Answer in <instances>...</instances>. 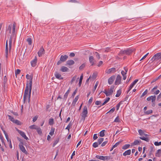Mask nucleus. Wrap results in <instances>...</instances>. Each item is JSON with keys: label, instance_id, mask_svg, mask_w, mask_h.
Listing matches in <instances>:
<instances>
[{"label": "nucleus", "instance_id": "obj_1", "mask_svg": "<svg viewBox=\"0 0 161 161\" xmlns=\"http://www.w3.org/2000/svg\"><path fill=\"white\" fill-rule=\"evenodd\" d=\"M29 86L28 83L26 84V87L25 90V92L24 94V101H25L28 98L29 102L30 101V98L31 96L29 97Z\"/></svg>", "mask_w": 161, "mask_h": 161}, {"label": "nucleus", "instance_id": "obj_2", "mask_svg": "<svg viewBox=\"0 0 161 161\" xmlns=\"http://www.w3.org/2000/svg\"><path fill=\"white\" fill-rule=\"evenodd\" d=\"M15 28H16V24L15 23H14L13 25V31L12 32V34L11 36L10 37V38L9 39V50H10L12 42L13 40V37H14L15 32Z\"/></svg>", "mask_w": 161, "mask_h": 161}, {"label": "nucleus", "instance_id": "obj_3", "mask_svg": "<svg viewBox=\"0 0 161 161\" xmlns=\"http://www.w3.org/2000/svg\"><path fill=\"white\" fill-rule=\"evenodd\" d=\"M26 78L27 79H30L29 83H28V84L29 86V97H30V96L31 95V91L32 86V83L33 77H32V76H31L30 75H29L28 74H27L26 75Z\"/></svg>", "mask_w": 161, "mask_h": 161}, {"label": "nucleus", "instance_id": "obj_4", "mask_svg": "<svg viewBox=\"0 0 161 161\" xmlns=\"http://www.w3.org/2000/svg\"><path fill=\"white\" fill-rule=\"evenodd\" d=\"M161 59V53H156L154 55L151 59L152 62L154 61H160Z\"/></svg>", "mask_w": 161, "mask_h": 161}, {"label": "nucleus", "instance_id": "obj_5", "mask_svg": "<svg viewBox=\"0 0 161 161\" xmlns=\"http://www.w3.org/2000/svg\"><path fill=\"white\" fill-rule=\"evenodd\" d=\"M88 114L87 108L86 106H85L83 109V111L81 114L82 119L84 121L86 117L87 116Z\"/></svg>", "mask_w": 161, "mask_h": 161}, {"label": "nucleus", "instance_id": "obj_6", "mask_svg": "<svg viewBox=\"0 0 161 161\" xmlns=\"http://www.w3.org/2000/svg\"><path fill=\"white\" fill-rule=\"evenodd\" d=\"M96 157L97 159L104 161L112 159V158L110 156H103L96 155Z\"/></svg>", "mask_w": 161, "mask_h": 161}, {"label": "nucleus", "instance_id": "obj_7", "mask_svg": "<svg viewBox=\"0 0 161 161\" xmlns=\"http://www.w3.org/2000/svg\"><path fill=\"white\" fill-rule=\"evenodd\" d=\"M133 51L131 49H128L125 50L121 51H120L119 54L120 55L125 54L129 55Z\"/></svg>", "mask_w": 161, "mask_h": 161}, {"label": "nucleus", "instance_id": "obj_8", "mask_svg": "<svg viewBox=\"0 0 161 161\" xmlns=\"http://www.w3.org/2000/svg\"><path fill=\"white\" fill-rule=\"evenodd\" d=\"M19 146L20 150L25 154H27V152L26 151L25 147L23 146V143L21 142L19 144Z\"/></svg>", "mask_w": 161, "mask_h": 161}, {"label": "nucleus", "instance_id": "obj_9", "mask_svg": "<svg viewBox=\"0 0 161 161\" xmlns=\"http://www.w3.org/2000/svg\"><path fill=\"white\" fill-rule=\"evenodd\" d=\"M121 76L119 75H118L115 82V85H118L120 84L121 81Z\"/></svg>", "mask_w": 161, "mask_h": 161}, {"label": "nucleus", "instance_id": "obj_10", "mask_svg": "<svg viewBox=\"0 0 161 161\" xmlns=\"http://www.w3.org/2000/svg\"><path fill=\"white\" fill-rule=\"evenodd\" d=\"M17 130L18 131V133L24 139H25L26 140H28V138L26 136L25 133L24 132L18 129H17Z\"/></svg>", "mask_w": 161, "mask_h": 161}, {"label": "nucleus", "instance_id": "obj_11", "mask_svg": "<svg viewBox=\"0 0 161 161\" xmlns=\"http://www.w3.org/2000/svg\"><path fill=\"white\" fill-rule=\"evenodd\" d=\"M115 78V75H113V76H111V77H110L108 79V83L109 85L112 84L113 83Z\"/></svg>", "mask_w": 161, "mask_h": 161}, {"label": "nucleus", "instance_id": "obj_12", "mask_svg": "<svg viewBox=\"0 0 161 161\" xmlns=\"http://www.w3.org/2000/svg\"><path fill=\"white\" fill-rule=\"evenodd\" d=\"M45 50L43 47H42L40 49L38 53V54L39 57L42 56V55L44 54Z\"/></svg>", "mask_w": 161, "mask_h": 161}, {"label": "nucleus", "instance_id": "obj_13", "mask_svg": "<svg viewBox=\"0 0 161 161\" xmlns=\"http://www.w3.org/2000/svg\"><path fill=\"white\" fill-rule=\"evenodd\" d=\"M68 56L67 55H62L61 56L60 59L61 60V61H62L63 62H64L67 60V59L68 58Z\"/></svg>", "mask_w": 161, "mask_h": 161}, {"label": "nucleus", "instance_id": "obj_14", "mask_svg": "<svg viewBox=\"0 0 161 161\" xmlns=\"http://www.w3.org/2000/svg\"><path fill=\"white\" fill-rule=\"evenodd\" d=\"M37 61V59L36 57H35V58L31 62V65L32 67H35L36 66Z\"/></svg>", "mask_w": 161, "mask_h": 161}, {"label": "nucleus", "instance_id": "obj_15", "mask_svg": "<svg viewBox=\"0 0 161 161\" xmlns=\"http://www.w3.org/2000/svg\"><path fill=\"white\" fill-rule=\"evenodd\" d=\"M138 80H135L133 82V83L130 85V86L129 88V90H128V92H129L132 88L133 87V86L136 84L137 82L138 81Z\"/></svg>", "mask_w": 161, "mask_h": 161}, {"label": "nucleus", "instance_id": "obj_16", "mask_svg": "<svg viewBox=\"0 0 161 161\" xmlns=\"http://www.w3.org/2000/svg\"><path fill=\"white\" fill-rule=\"evenodd\" d=\"M115 71V69L114 68H112L109 69L106 72L107 74H109L113 73H114Z\"/></svg>", "mask_w": 161, "mask_h": 161}, {"label": "nucleus", "instance_id": "obj_17", "mask_svg": "<svg viewBox=\"0 0 161 161\" xmlns=\"http://www.w3.org/2000/svg\"><path fill=\"white\" fill-rule=\"evenodd\" d=\"M75 64V62L72 60H69L66 62V65L70 66L73 65Z\"/></svg>", "mask_w": 161, "mask_h": 161}, {"label": "nucleus", "instance_id": "obj_18", "mask_svg": "<svg viewBox=\"0 0 161 161\" xmlns=\"http://www.w3.org/2000/svg\"><path fill=\"white\" fill-rule=\"evenodd\" d=\"M113 88H112L111 87L110 89L107 92V93L106 94L107 96H109L112 94L113 92Z\"/></svg>", "mask_w": 161, "mask_h": 161}, {"label": "nucleus", "instance_id": "obj_19", "mask_svg": "<svg viewBox=\"0 0 161 161\" xmlns=\"http://www.w3.org/2000/svg\"><path fill=\"white\" fill-rule=\"evenodd\" d=\"M55 76L58 79L62 80L63 79V77L61 76V75L57 72L55 74Z\"/></svg>", "mask_w": 161, "mask_h": 161}, {"label": "nucleus", "instance_id": "obj_20", "mask_svg": "<svg viewBox=\"0 0 161 161\" xmlns=\"http://www.w3.org/2000/svg\"><path fill=\"white\" fill-rule=\"evenodd\" d=\"M79 98V96H77L75 97V98L74 99V100L73 101L72 103V105L73 106H75V105L76 104V102H77V101H78Z\"/></svg>", "mask_w": 161, "mask_h": 161}, {"label": "nucleus", "instance_id": "obj_21", "mask_svg": "<svg viewBox=\"0 0 161 161\" xmlns=\"http://www.w3.org/2000/svg\"><path fill=\"white\" fill-rule=\"evenodd\" d=\"M69 69L65 66H63L60 69V71L63 72H66L68 71Z\"/></svg>", "mask_w": 161, "mask_h": 161}, {"label": "nucleus", "instance_id": "obj_22", "mask_svg": "<svg viewBox=\"0 0 161 161\" xmlns=\"http://www.w3.org/2000/svg\"><path fill=\"white\" fill-rule=\"evenodd\" d=\"M89 60L91 64L92 65H93L94 64V58L92 56H91L89 57Z\"/></svg>", "mask_w": 161, "mask_h": 161}, {"label": "nucleus", "instance_id": "obj_23", "mask_svg": "<svg viewBox=\"0 0 161 161\" xmlns=\"http://www.w3.org/2000/svg\"><path fill=\"white\" fill-rule=\"evenodd\" d=\"M131 153V150L129 149L127 151H126L123 153V155L124 156H126L127 155H130Z\"/></svg>", "mask_w": 161, "mask_h": 161}, {"label": "nucleus", "instance_id": "obj_24", "mask_svg": "<svg viewBox=\"0 0 161 161\" xmlns=\"http://www.w3.org/2000/svg\"><path fill=\"white\" fill-rule=\"evenodd\" d=\"M155 156L156 157H160L161 156V150H158L155 153Z\"/></svg>", "mask_w": 161, "mask_h": 161}, {"label": "nucleus", "instance_id": "obj_25", "mask_svg": "<svg viewBox=\"0 0 161 161\" xmlns=\"http://www.w3.org/2000/svg\"><path fill=\"white\" fill-rule=\"evenodd\" d=\"M121 73L123 77V79L124 80H125L126 78V73L124 71L122 70L121 71Z\"/></svg>", "mask_w": 161, "mask_h": 161}, {"label": "nucleus", "instance_id": "obj_26", "mask_svg": "<svg viewBox=\"0 0 161 161\" xmlns=\"http://www.w3.org/2000/svg\"><path fill=\"white\" fill-rule=\"evenodd\" d=\"M156 99V96H155L152 99V105L153 107H154L155 106V100Z\"/></svg>", "mask_w": 161, "mask_h": 161}, {"label": "nucleus", "instance_id": "obj_27", "mask_svg": "<svg viewBox=\"0 0 161 161\" xmlns=\"http://www.w3.org/2000/svg\"><path fill=\"white\" fill-rule=\"evenodd\" d=\"M38 127V126H37V125H33L30 126L29 127V128L31 129V130H33V129L36 130Z\"/></svg>", "mask_w": 161, "mask_h": 161}, {"label": "nucleus", "instance_id": "obj_28", "mask_svg": "<svg viewBox=\"0 0 161 161\" xmlns=\"http://www.w3.org/2000/svg\"><path fill=\"white\" fill-rule=\"evenodd\" d=\"M70 88H69L68 90L67 91V92L65 93V94L64 95V98L66 99L67 97L68 96V95L70 92Z\"/></svg>", "mask_w": 161, "mask_h": 161}, {"label": "nucleus", "instance_id": "obj_29", "mask_svg": "<svg viewBox=\"0 0 161 161\" xmlns=\"http://www.w3.org/2000/svg\"><path fill=\"white\" fill-rule=\"evenodd\" d=\"M36 131L38 134L40 135L42 134V132L41 128L39 127H38L36 129Z\"/></svg>", "mask_w": 161, "mask_h": 161}, {"label": "nucleus", "instance_id": "obj_30", "mask_svg": "<svg viewBox=\"0 0 161 161\" xmlns=\"http://www.w3.org/2000/svg\"><path fill=\"white\" fill-rule=\"evenodd\" d=\"M105 130H103L101 131L99 133V136L101 137H103L105 135Z\"/></svg>", "mask_w": 161, "mask_h": 161}, {"label": "nucleus", "instance_id": "obj_31", "mask_svg": "<svg viewBox=\"0 0 161 161\" xmlns=\"http://www.w3.org/2000/svg\"><path fill=\"white\" fill-rule=\"evenodd\" d=\"M54 123V119L53 118L49 119V124L50 125H52Z\"/></svg>", "mask_w": 161, "mask_h": 161}, {"label": "nucleus", "instance_id": "obj_32", "mask_svg": "<svg viewBox=\"0 0 161 161\" xmlns=\"http://www.w3.org/2000/svg\"><path fill=\"white\" fill-rule=\"evenodd\" d=\"M55 131V129L54 128H52L50 131L49 132V134L51 136H53L54 134V132Z\"/></svg>", "mask_w": 161, "mask_h": 161}, {"label": "nucleus", "instance_id": "obj_33", "mask_svg": "<svg viewBox=\"0 0 161 161\" xmlns=\"http://www.w3.org/2000/svg\"><path fill=\"white\" fill-rule=\"evenodd\" d=\"M140 138L142 140L145 141L147 142H148L149 139L148 138L145 137L144 136L140 137Z\"/></svg>", "mask_w": 161, "mask_h": 161}, {"label": "nucleus", "instance_id": "obj_34", "mask_svg": "<svg viewBox=\"0 0 161 161\" xmlns=\"http://www.w3.org/2000/svg\"><path fill=\"white\" fill-rule=\"evenodd\" d=\"M11 27L12 25L11 24L9 25L8 26V29L6 30L7 32L8 31H9V34L11 33Z\"/></svg>", "mask_w": 161, "mask_h": 161}, {"label": "nucleus", "instance_id": "obj_35", "mask_svg": "<svg viewBox=\"0 0 161 161\" xmlns=\"http://www.w3.org/2000/svg\"><path fill=\"white\" fill-rule=\"evenodd\" d=\"M138 132L139 135L141 136H143L145 134L144 131L142 130H138Z\"/></svg>", "mask_w": 161, "mask_h": 161}, {"label": "nucleus", "instance_id": "obj_36", "mask_svg": "<svg viewBox=\"0 0 161 161\" xmlns=\"http://www.w3.org/2000/svg\"><path fill=\"white\" fill-rule=\"evenodd\" d=\"M130 146L129 144H125L122 147V148L124 149H126L128 148Z\"/></svg>", "mask_w": 161, "mask_h": 161}, {"label": "nucleus", "instance_id": "obj_37", "mask_svg": "<svg viewBox=\"0 0 161 161\" xmlns=\"http://www.w3.org/2000/svg\"><path fill=\"white\" fill-rule=\"evenodd\" d=\"M141 142V141L140 140H135L134 141V142L133 143V145H138Z\"/></svg>", "mask_w": 161, "mask_h": 161}, {"label": "nucleus", "instance_id": "obj_38", "mask_svg": "<svg viewBox=\"0 0 161 161\" xmlns=\"http://www.w3.org/2000/svg\"><path fill=\"white\" fill-rule=\"evenodd\" d=\"M27 41L28 42V44L29 45H31L32 43V40L31 38H28L27 39Z\"/></svg>", "mask_w": 161, "mask_h": 161}, {"label": "nucleus", "instance_id": "obj_39", "mask_svg": "<svg viewBox=\"0 0 161 161\" xmlns=\"http://www.w3.org/2000/svg\"><path fill=\"white\" fill-rule=\"evenodd\" d=\"M121 91L120 90H118L117 92V93L116 94L115 96L116 97H119L121 95Z\"/></svg>", "mask_w": 161, "mask_h": 161}, {"label": "nucleus", "instance_id": "obj_40", "mask_svg": "<svg viewBox=\"0 0 161 161\" xmlns=\"http://www.w3.org/2000/svg\"><path fill=\"white\" fill-rule=\"evenodd\" d=\"M86 64L85 63H83L81 64V66L79 67V69L80 70H82L83 68L85 67Z\"/></svg>", "mask_w": 161, "mask_h": 161}, {"label": "nucleus", "instance_id": "obj_41", "mask_svg": "<svg viewBox=\"0 0 161 161\" xmlns=\"http://www.w3.org/2000/svg\"><path fill=\"white\" fill-rule=\"evenodd\" d=\"M59 141V139H56L54 141V143H53V147H55V145H56L57 144V143Z\"/></svg>", "mask_w": 161, "mask_h": 161}, {"label": "nucleus", "instance_id": "obj_42", "mask_svg": "<svg viewBox=\"0 0 161 161\" xmlns=\"http://www.w3.org/2000/svg\"><path fill=\"white\" fill-rule=\"evenodd\" d=\"M155 96V95L149 97H148L147 99V100L148 101H150L151 100L152 101V99H153Z\"/></svg>", "mask_w": 161, "mask_h": 161}, {"label": "nucleus", "instance_id": "obj_43", "mask_svg": "<svg viewBox=\"0 0 161 161\" xmlns=\"http://www.w3.org/2000/svg\"><path fill=\"white\" fill-rule=\"evenodd\" d=\"M153 112L152 110H150L145 112V113L146 114H149L152 113Z\"/></svg>", "mask_w": 161, "mask_h": 161}, {"label": "nucleus", "instance_id": "obj_44", "mask_svg": "<svg viewBox=\"0 0 161 161\" xmlns=\"http://www.w3.org/2000/svg\"><path fill=\"white\" fill-rule=\"evenodd\" d=\"M147 92V89H146L145 90V91L142 94V95L141 96V97H143L144 96H145L146 95Z\"/></svg>", "mask_w": 161, "mask_h": 161}, {"label": "nucleus", "instance_id": "obj_45", "mask_svg": "<svg viewBox=\"0 0 161 161\" xmlns=\"http://www.w3.org/2000/svg\"><path fill=\"white\" fill-rule=\"evenodd\" d=\"M8 117L9 119L12 122H14V118L12 117L10 115H8Z\"/></svg>", "mask_w": 161, "mask_h": 161}, {"label": "nucleus", "instance_id": "obj_46", "mask_svg": "<svg viewBox=\"0 0 161 161\" xmlns=\"http://www.w3.org/2000/svg\"><path fill=\"white\" fill-rule=\"evenodd\" d=\"M72 126L71 124L70 123L68 125H67V127L65 128L66 129H67L69 131V129Z\"/></svg>", "mask_w": 161, "mask_h": 161}, {"label": "nucleus", "instance_id": "obj_47", "mask_svg": "<svg viewBox=\"0 0 161 161\" xmlns=\"http://www.w3.org/2000/svg\"><path fill=\"white\" fill-rule=\"evenodd\" d=\"M13 123H15L16 124L18 125H20V122L17 119L15 120Z\"/></svg>", "mask_w": 161, "mask_h": 161}, {"label": "nucleus", "instance_id": "obj_48", "mask_svg": "<svg viewBox=\"0 0 161 161\" xmlns=\"http://www.w3.org/2000/svg\"><path fill=\"white\" fill-rule=\"evenodd\" d=\"M103 138H100L98 139V143L99 144H100L102 142H103Z\"/></svg>", "mask_w": 161, "mask_h": 161}, {"label": "nucleus", "instance_id": "obj_49", "mask_svg": "<svg viewBox=\"0 0 161 161\" xmlns=\"http://www.w3.org/2000/svg\"><path fill=\"white\" fill-rule=\"evenodd\" d=\"M99 144L97 142H94L93 143V147L95 148H96L98 146Z\"/></svg>", "mask_w": 161, "mask_h": 161}, {"label": "nucleus", "instance_id": "obj_50", "mask_svg": "<svg viewBox=\"0 0 161 161\" xmlns=\"http://www.w3.org/2000/svg\"><path fill=\"white\" fill-rule=\"evenodd\" d=\"M5 52H8V40L6 41V45H5Z\"/></svg>", "mask_w": 161, "mask_h": 161}, {"label": "nucleus", "instance_id": "obj_51", "mask_svg": "<svg viewBox=\"0 0 161 161\" xmlns=\"http://www.w3.org/2000/svg\"><path fill=\"white\" fill-rule=\"evenodd\" d=\"M76 78V76H74L72 78V80L70 81V83H71V84H72V83L75 80Z\"/></svg>", "mask_w": 161, "mask_h": 161}, {"label": "nucleus", "instance_id": "obj_52", "mask_svg": "<svg viewBox=\"0 0 161 161\" xmlns=\"http://www.w3.org/2000/svg\"><path fill=\"white\" fill-rule=\"evenodd\" d=\"M5 137H6V138L8 142H11L10 139L9 138L8 135L5 134Z\"/></svg>", "mask_w": 161, "mask_h": 161}, {"label": "nucleus", "instance_id": "obj_53", "mask_svg": "<svg viewBox=\"0 0 161 161\" xmlns=\"http://www.w3.org/2000/svg\"><path fill=\"white\" fill-rule=\"evenodd\" d=\"M98 84V81H97L96 82V84H95V86H94L93 91H95L96 90V88H97V87Z\"/></svg>", "mask_w": 161, "mask_h": 161}, {"label": "nucleus", "instance_id": "obj_54", "mask_svg": "<svg viewBox=\"0 0 161 161\" xmlns=\"http://www.w3.org/2000/svg\"><path fill=\"white\" fill-rule=\"evenodd\" d=\"M154 145L155 146H159L161 145V142H155L154 143Z\"/></svg>", "mask_w": 161, "mask_h": 161}, {"label": "nucleus", "instance_id": "obj_55", "mask_svg": "<svg viewBox=\"0 0 161 161\" xmlns=\"http://www.w3.org/2000/svg\"><path fill=\"white\" fill-rule=\"evenodd\" d=\"M95 53L96 54V56L97 58L98 59H100V55L99 54V53L97 52H96Z\"/></svg>", "mask_w": 161, "mask_h": 161}, {"label": "nucleus", "instance_id": "obj_56", "mask_svg": "<svg viewBox=\"0 0 161 161\" xmlns=\"http://www.w3.org/2000/svg\"><path fill=\"white\" fill-rule=\"evenodd\" d=\"M115 108L114 107H113L112 108H111L108 112L107 113V114H108L110 112L113 113L115 111Z\"/></svg>", "mask_w": 161, "mask_h": 161}, {"label": "nucleus", "instance_id": "obj_57", "mask_svg": "<svg viewBox=\"0 0 161 161\" xmlns=\"http://www.w3.org/2000/svg\"><path fill=\"white\" fill-rule=\"evenodd\" d=\"M20 70L19 69H17L15 71V74L16 75H17L19 74L20 72Z\"/></svg>", "mask_w": 161, "mask_h": 161}, {"label": "nucleus", "instance_id": "obj_58", "mask_svg": "<svg viewBox=\"0 0 161 161\" xmlns=\"http://www.w3.org/2000/svg\"><path fill=\"white\" fill-rule=\"evenodd\" d=\"M149 54V53H147L140 60V61H142V60H143Z\"/></svg>", "mask_w": 161, "mask_h": 161}, {"label": "nucleus", "instance_id": "obj_59", "mask_svg": "<svg viewBox=\"0 0 161 161\" xmlns=\"http://www.w3.org/2000/svg\"><path fill=\"white\" fill-rule=\"evenodd\" d=\"M95 103L96 105H100L101 104V102L100 101H97L95 102Z\"/></svg>", "mask_w": 161, "mask_h": 161}, {"label": "nucleus", "instance_id": "obj_60", "mask_svg": "<svg viewBox=\"0 0 161 161\" xmlns=\"http://www.w3.org/2000/svg\"><path fill=\"white\" fill-rule=\"evenodd\" d=\"M121 103V102H120L117 104V105L116 106V109L117 110H119V108L120 106Z\"/></svg>", "mask_w": 161, "mask_h": 161}, {"label": "nucleus", "instance_id": "obj_61", "mask_svg": "<svg viewBox=\"0 0 161 161\" xmlns=\"http://www.w3.org/2000/svg\"><path fill=\"white\" fill-rule=\"evenodd\" d=\"M153 94L155 95L158 94L160 92L158 90H157L156 91H154V92H153Z\"/></svg>", "mask_w": 161, "mask_h": 161}, {"label": "nucleus", "instance_id": "obj_62", "mask_svg": "<svg viewBox=\"0 0 161 161\" xmlns=\"http://www.w3.org/2000/svg\"><path fill=\"white\" fill-rule=\"evenodd\" d=\"M120 143L119 142H118L117 143H116L113 146V148H115L116 147H117L118 145H119Z\"/></svg>", "mask_w": 161, "mask_h": 161}, {"label": "nucleus", "instance_id": "obj_63", "mask_svg": "<svg viewBox=\"0 0 161 161\" xmlns=\"http://www.w3.org/2000/svg\"><path fill=\"white\" fill-rule=\"evenodd\" d=\"M97 75L96 73H93L92 76V78L95 79L96 78Z\"/></svg>", "mask_w": 161, "mask_h": 161}, {"label": "nucleus", "instance_id": "obj_64", "mask_svg": "<svg viewBox=\"0 0 161 161\" xmlns=\"http://www.w3.org/2000/svg\"><path fill=\"white\" fill-rule=\"evenodd\" d=\"M38 118V117L37 116H36L33 117V121L34 122L36 121V120L37 119V118Z\"/></svg>", "mask_w": 161, "mask_h": 161}]
</instances>
